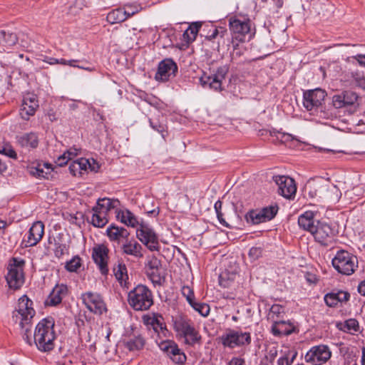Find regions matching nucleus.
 I'll return each instance as SVG.
<instances>
[{"label":"nucleus","mask_w":365,"mask_h":365,"mask_svg":"<svg viewBox=\"0 0 365 365\" xmlns=\"http://www.w3.org/2000/svg\"><path fill=\"white\" fill-rule=\"evenodd\" d=\"M54 319L48 317L41 320L34 333V343L41 352H49L54 349L56 335Z\"/></svg>","instance_id":"1"},{"label":"nucleus","mask_w":365,"mask_h":365,"mask_svg":"<svg viewBox=\"0 0 365 365\" xmlns=\"http://www.w3.org/2000/svg\"><path fill=\"white\" fill-rule=\"evenodd\" d=\"M129 305L136 311H145L153 304L151 290L145 285L138 284L128 292Z\"/></svg>","instance_id":"2"},{"label":"nucleus","mask_w":365,"mask_h":365,"mask_svg":"<svg viewBox=\"0 0 365 365\" xmlns=\"http://www.w3.org/2000/svg\"><path fill=\"white\" fill-rule=\"evenodd\" d=\"M219 341L225 348L233 349L248 346L252 342L251 334L241 329H227L219 337Z\"/></svg>","instance_id":"3"},{"label":"nucleus","mask_w":365,"mask_h":365,"mask_svg":"<svg viewBox=\"0 0 365 365\" xmlns=\"http://www.w3.org/2000/svg\"><path fill=\"white\" fill-rule=\"evenodd\" d=\"M24 259L19 257H12L9 262L6 280L10 289H19L25 282Z\"/></svg>","instance_id":"4"},{"label":"nucleus","mask_w":365,"mask_h":365,"mask_svg":"<svg viewBox=\"0 0 365 365\" xmlns=\"http://www.w3.org/2000/svg\"><path fill=\"white\" fill-rule=\"evenodd\" d=\"M331 263L339 273L351 275L358 267V258L347 250H340L336 252Z\"/></svg>","instance_id":"5"},{"label":"nucleus","mask_w":365,"mask_h":365,"mask_svg":"<svg viewBox=\"0 0 365 365\" xmlns=\"http://www.w3.org/2000/svg\"><path fill=\"white\" fill-rule=\"evenodd\" d=\"M32 306L33 302L26 295L19 299L17 307L12 313V319L16 323L19 320L21 327L31 324L36 313Z\"/></svg>","instance_id":"6"},{"label":"nucleus","mask_w":365,"mask_h":365,"mask_svg":"<svg viewBox=\"0 0 365 365\" xmlns=\"http://www.w3.org/2000/svg\"><path fill=\"white\" fill-rule=\"evenodd\" d=\"M174 329L178 334L184 339L185 344L194 346L200 344L201 336L195 329L190 320L180 318L174 322Z\"/></svg>","instance_id":"7"},{"label":"nucleus","mask_w":365,"mask_h":365,"mask_svg":"<svg viewBox=\"0 0 365 365\" xmlns=\"http://www.w3.org/2000/svg\"><path fill=\"white\" fill-rule=\"evenodd\" d=\"M228 71L229 66L227 65L221 66L211 75L207 76L204 73L200 78V83L203 88H208L215 91H221L222 81L225 79Z\"/></svg>","instance_id":"8"},{"label":"nucleus","mask_w":365,"mask_h":365,"mask_svg":"<svg viewBox=\"0 0 365 365\" xmlns=\"http://www.w3.org/2000/svg\"><path fill=\"white\" fill-rule=\"evenodd\" d=\"M312 235L315 241L324 247L331 245L334 241V230L330 225L325 222L317 221Z\"/></svg>","instance_id":"9"},{"label":"nucleus","mask_w":365,"mask_h":365,"mask_svg":"<svg viewBox=\"0 0 365 365\" xmlns=\"http://www.w3.org/2000/svg\"><path fill=\"white\" fill-rule=\"evenodd\" d=\"M136 236L150 251H159L158 235L149 225L140 223V227L137 229Z\"/></svg>","instance_id":"10"},{"label":"nucleus","mask_w":365,"mask_h":365,"mask_svg":"<svg viewBox=\"0 0 365 365\" xmlns=\"http://www.w3.org/2000/svg\"><path fill=\"white\" fill-rule=\"evenodd\" d=\"M331 356V351L327 345L319 344L312 346L306 354V362L321 365L326 363Z\"/></svg>","instance_id":"11"},{"label":"nucleus","mask_w":365,"mask_h":365,"mask_svg":"<svg viewBox=\"0 0 365 365\" xmlns=\"http://www.w3.org/2000/svg\"><path fill=\"white\" fill-rule=\"evenodd\" d=\"M81 299L86 308L95 314L101 315L107 312L103 297L97 292H87L81 294Z\"/></svg>","instance_id":"12"},{"label":"nucleus","mask_w":365,"mask_h":365,"mask_svg":"<svg viewBox=\"0 0 365 365\" xmlns=\"http://www.w3.org/2000/svg\"><path fill=\"white\" fill-rule=\"evenodd\" d=\"M327 93L321 88L304 91L303 93V106L308 111L319 108L324 101Z\"/></svg>","instance_id":"13"},{"label":"nucleus","mask_w":365,"mask_h":365,"mask_svg":"<svg viewBox=\"0 0 365 365\" xmlns=\"http://www.w3.org/2000/svg\"><path fill=\"white\" fill-rule=\"evenodd\" d=\"M229 27L233 38L244 41L245 36L250 32L251 21L245 18L241 19L235 16L231 17L229 19Z\"/></svg>","instance_id":"14"},{"label":"nucleus","mask_w":365,"mask_h":365,"mask_svg":"<svg viewBox=\"0 0 365 365\" xmlns=\"http://www.w3.org/2000/svg\"><path fill=\"white\" fill-rule=\"evenodd\" d=\"M178 67L172 58H165L158 66L155 79L158 81L166 82L176 76Z\"/></svg>","instance_id":"15"},{"label":"nucleus","mask_w":365,"mask_h":365,"mask_svg":"<svg viewBox=\"0 0 365 365\" xmlns=\"http://www.w3.org/2000/svg\"><path fill=\"white\" fill-rule=\"evenodd\" d=\"M273 181L278 186V193L287 199H290L297 191V187L292 178L285 175H275Z\"/></svg>","instance_id":"16"},{"label":"nucleus","mask_w":365,"mask_h":365,"mask_svg":"<svg viewBox=\"0 0 365 365\" xmlns=\"http://www.w3.org/2000/svg\"><path fill=\"white\" fill-rule=\"evenodd\" d=\"M108 248L103 244L98 245L93 248L92 259L103 275H107L108 273Z\"/></svg>","instance_id":"17"},{"label":"nucleus","mask_w":365,"mask_h":365,"mask_svg":"<svg viewBox=\"0 0 365 365\" xmlns=\"http://www.w3.org/2000/svg\"><path fill=\"white\" fill-rule=\"evenodd\" d=\"M44 233V224L41 221L33 223L28 232L27 239L21 242L22 247H30L36 245L42 239Z\"/></svg>","instance_id":"18"},{"label":"nucleus","mask_w":365,"mask_h":365,"mask_svg":"<svg viewBox=\"0 0 365 365\" xmlns=\"http://www.w3.org/2000/svg\"><path fill=\"white\" fill-rule=\"evenodd\" d=\"M359 99V95L353 91H343L332 98V104L336 108L353 106Z\"/></svg>","instance_id":"19"},{"label":"nucleus","mask_w":365,"mask_h":365,"mask_svg":"<svg viewBox=\"0 0 365 365\" xmlns=\"http://www.w3.org/2000/svg\"><path fill=\"white\" fill-rule=\"evenodd\" d=\"M297 328L290 321L274 320L271 327L272 334L274 336H288L298 332Z\"/></svg>","instance_id":"20"},{"label":"nucleus","mask_w":365,"mask_h":365,"mask_svg":"<svg viewBox=\"0 0 365 365\" xmlns=\"http://www.w3.org/2000/svg\"><path fill=\"white\" fill-rule=\"evenodd\" d=\"M17 144L27 150L37 148L38 145V138L36 133L30 132L18 135L16 137Z\"/></svg>","instance_id":"21"},{"label":"nucleus","mask_w":365,"mask_h":365,"mask_svg":"<svg viewBox=\"0 0 365 365\" xmlns=\"http://www.w3.org/2000/svg\"><path fill=\"white\" fill-rule=\"evenodd\" d=\"M114 275L123 288L129 289L130 284L128 282V269L126 265L118 262V264L113 267Z\"/></svg>","instance_id":"22"},{"label":"nucleus","mask_w":365,"mask_h":365,"mask_svg":"<svg viewBox=\"0 0 365 365\" xmlns=\"http://www.w3.org/2000/svg\"><path fill=\"white\" fill-rule=\"evenodd\" d=\"M16 34L11 31L0 30V53L6 51L18 41Z\"/></svg>","instance_id":"23"},{"label":"nucleus","mask_w":365,"mask_h":365,"mask_svg":"<svg viewBox=\"0 0 365 365\" xmlns=\"http://www.w3.org/2000/svg\"><path fill=\"white\" fill-rule=\"evenodd\" d=\"M135 14V11H128L124 9L118 8L110 11L106 17L108 22L111 24L121 23Z\"/></svg>","instance_id":"24"},{"label":"nucleus","mask_w":365,"mask_h":365,"mask_svg":"<svg viewBox=\"0 0 365 365\" xmlns=\"http://www.w3.org/2000/svg\"><path fill=\"white\" fill-rule=\"evenodd\" d=\"M350 294L347 292L339 291L336 293H328L324 296V302L326 304L330 307H334L339 302H346L349 300Z\"/></svg>","instance_id":"25"},{"label":"nucleus","mask_w":365,"mask_h":365,"mask_svg":"<svg viewBox=\"0 0 365 365\" xmlns=\"http://www.w3.org/2000/svg\"><path fill=\"white\" fill-rule=\"evenodd\" d=\"M150 126L155 131L161 134L163 138L168 134L165 117L160 113H158L155 116L149 118Z\"/></svg>","instance_id":"26"},{"label":"nucleus","mask_w":365,"mask_h":365,"mask_svg":"<svg viewBox=\"0 0 365 365\" xmlns=\"http://www.w3.org/2000/svg\"><path fill=\"white\" fill-rule=\"evenodd\" d=\"M68 294V287L64 284H57L52 290L49 295L50 302L51 306H56L59 304L64 297Z\"/></svg>","instance_id":"27"},{"label":"nucleus","mask_w":365,"mask_h":365,"mask_svg":"<svg viewBox=\"0 0 365 365\" xmlns=\"http://www.w3.org/2000/svg\"><path fill=\"white\" fill-rule=\"evenodd\" d=\"M106 233L111 241H120V239L128 240L130 235V232L125 228L113 224L107 228Z\"/></svg>","instance_id":"28"},{"label":"nucleus","mask_w":365,"mask_h":365,"mask_svg":"<svg viewBox=\"0 0 365 365\" xmlns=\"http://www.w3.org/2000/svg\"><path fill=\"white\" fill-rule=\"evenodd\" d=\"M119 205L120 201L118 199L103 197L99 198L93 207L108 215L111 210L118 208Z\"/></svg>","instance_id":"29"},{"label":"nucleus","mask_w":365,"mask_h":365,"mask_svg":"<svg viewBox=\"0 0 365 365\" xmlns=\"http://www.w3.org/2000/svg\"><path fill=\"white\" fill-rule=\"evenodd\" d=\"M314 213L312 211H307L301 215L298 218L299 226L311 234L315 228L316 224L314 219Z\"/></svg>","instance_id":"30"},{"label":"nucleus","mask_w":365,"mask_h":365,"mask_svg":"<svg viewBox=\"0 0 365 365\" xmlns=\"http://www.w3.org/2000/svg\"><path fill=\"white\" fill-rule=\"evenodd\" d=\"M123 245L122 250L124 254L133 256L136 258H142V246L135 240H128Z\"/></svg>","instance_id":"31"},{"label":"nucleus","mask_w":365,"mask_h":365,"mask_svg":"<svg viewBox=\"0 0 365 365\" xmlns=\"http://www.w3.org/2000/svg\"><path fill=\"white\" fill-rule=\"evenodd\" d=\"M116 217L122 223L126 225L127 226L135 227L138 225H139L138 219L135 215L127 209L116 211Z\"/></svg>","instance_id":"32"},{"label":"nucleus","mask_w":365,"mask_h":365,"mask_svg":"<svg viewBox=\"0 0 365 365\" xmlns=\"http://www.w3.org/2000/svg\"><path fill=\"white\" fill-rule=\"evenodd\" d=\"M159 347L172 361L176 354H178L182 351L174 341L171 340L163 341L159 344Z\"/></svg>","instance_id":"33"},{"label":"nucleus","mask_w":365,"mask_h":365,"mask_svg":"<svg viewBox=\"0 0 365 365\" xmlns=\"http://www.w3.org/2000/svg\"><path fill=\"white\" fill-rule=\"evenodd\" d=\"M145 340L141 335L133 336L125 343V346L130 351L143 349Z\"/></svg>","instance_id":"34"},{"label":"nucleus","mask_w":365,"mask_h":365,"mask_svg":"<svg viewBox=\"0 0 365 365\" xmlns=\"http://www.w3.org/2000/svg\"><path fill=\"white\" fill-rule=\"evenodd\" d=\"M148 277L155 285H162L165 281V273L163 268H155V269H146Z\"/></svg>","instance_id":"35"},{"label":"nucleus","mask_w":365,"mask_h":365,"mask_svg":"<svg viewBox=\"0 0 365 365\" xmlns=\"http://www.w3.org/2000/svg\"><path fill=\"white\" fill-rule=\"evenodd\" d=\"M201 26V22L192 23L183 33L182 36L185 41L188 43L194 41Z\"/></svg>","instance_id":"36"},{"label":"nucleus","mask_w":365,"mask_h":365,"mask_svg":"<svg viewBox=\"0 0 365 365\" xmlns=\"http://www.w3.org/2000/svg\"><path fill=\"white\" fill-rule=\"evenodd\" d=\"M245 220L252 225H258L267 222L261 210H252L245 215Z\"/></svg>","instance_id":"37"},{"label":"nucleus","mask_w":365,"mask_h":365,"mask_svg":"<svg viewBox=\"0 0 365 365\" xmlns=\"http://www.w3.org/2000/svg\"><path fill=\"white\" fill-rule=\"evenodd\" d=\"M93 213L91 217V224L96 227H103L108 222L107 214L93 207Z\"/></svg>","instance_id":"38"},{"label":"nucleus","mask_w":365,"mask_h":365,"mask_svg":"<svg viewBox=\"0 0 365 365\" xmlns=\"http://www.w3.org/2000/svg\"><path fill=\"white\" fill-rule=\"evenodd\" d=\"M81 258L78 255H76L71 260L66 262L64 268L69 272H76L81 267Z\"/></svg>","instance_id":"39"},{"label":"nucleus","mask_w":365,"mask_h":365,"mask_svg":"<svg viewBox=\"0 0 365 365\" xmlns=\"http://www.w3.org/2000/svg\"><path fill=\"white\" fill-rule=\"evenodd\" d=\"M235 278V274H230L228 272H222L219 276V284L224 288L230 287L233 283Z\"/></svg>","instance_id":"40"},{"label":"nucleus","mask_w":365,"mask_h":365,"mask_svg":"<svg viewBox=\"0 0 365 365\" xmlns=\"http://www.w3.org/2000/svg\"><path fill=\"white\" fill-rule=\"evenodd\" d=\"M53 253L58 259L61 258L65 254L69 253V246L65 243L55 242Z\"/></svg>","instance_id":"41"},{"label":"nucleus","mask_w":365,"mask_h":365,"mask_svg":"<svg viewBox=\"0 0 365 365\" xmlns=\"http://www.w3.org/2000/svg\"><path fill=\"white\" fill-rule=\"evenodd\" d=\"M190 305L203 317L207 316L210 313V306L207 304L193 301Z\"/></svg>","instance_id":"42"},{"label":"nucleus","mask_w":365,"mask_h":365,"mask_svg":"<svg viewBox=\"0 0 365 365\" xmlns=\"http://www.w3.org/2000/svg\"><path fill=\"white\" fill-rule=\"evenodd\" d=\"M22 103H24V105L29 106L35 110H36L39 107L38 101L36 96L31 93H28L24 96Z\"/></svg>","instance_id":"43"},{"label":"nucleus","mask_w":365,"mask_h":365,"mask_svg":"<svg viewBox=\"0 0 365 365\" xmlns=\"http://www.w3.org/2000/svg\"><path fill=\"white\" fill-rule=\"evenodd\" d=\"M278 209V206L275 205L263 207L261 209V211L264 214L266 220L269 221L276 216Z\"/></svg>","instance_id":"44"},{"label":"nucleus","mask_w":365,"mask_h":365,"mask_svg":"<svg viewBox=\"0 0 365 365\" xmlns=\"http://www.w3.org/2000/svg\"><path fill=\"white\" fill-rule=\"evenodd\" d=\"M277 356V348L272 347L269 349L267 354L262 360V365H274V361Z\"/></svg>","instance_id":"45"},{"label":"nucleus","mask_w":365,"mask_h":365,"mask_svg":"<svg viewBox=\"0 0 365 365\" xmlns=\"http://www.w3.org/2000/svg\"><path fill=\"white\" fill-rule=\"evenodd\" d=\"M36 111V110L29 106L24 105V103H21L19 115L23 120H29L31 116L34 115Z\"/></svg>","instance_id":"46"},{"label":"nucleus","mask_w":365,"mask_h":365,"mask_svg":"<svg viewBox=\"0 0 365 365\" xmlns=\"http://www.w3.org/2000/svg\"><path fill=\"white\" fill-rule=\"evenodd\" d=\"M76 153H73L68 150L63 155H60L56 163L58 166L63 167L68 163V160H71L73 157L76 156Z\"/></svg>","instance_id":"47"},{"label":"nucleus","mask_w":365,"mask_h":365,"mask_svg":"<svg viewBox=\"0 0 365 365\" xmlns=\"http://www.w3.org/2000/svg\"><path fill=\"white\" fill-rule=\"evenodd\" d=\"M284 313V307L280 304H273L269 309V317L273 319V322L280 317L282 314Z\"/></svg>","instance_id":"48"},{"label":"nucleus","mask_w":365,"mask_h":365,"mask_svg":"<svg viewBox=\"0 0 365 365\" xmlns=\"http://www.w3.org/2000/svg\"><path fill=\"white\" fill-rule=\"evenodd\" d=\"M352 81L356 86L362 88L365 83V76L363 73L356 71L351 73Z\"/></svg>","instance_id":"49"},{"label":"nucleus","mask_w":365,"mask_h":365,"mask_svg":"<svg viewBox=\"0 0 365 365\" xmlns=\"http://www.w3.org/2000/svg\"><path fill=\"white\" fill-rule=\"evenodd\" d=\"M297 353L294 354L291 359H289V352L285 353L283 356H280L277 360V365H291Z\"/></svg>","instance_id":"50"},{"label":"nucleus","mask_w":365,"mask_h":365,"mask_svg":"<svg viewBox=\"0 0 365 365\" xmlns=\"http://www.w3.org/2000/svg\"><path fill=\"white\" fill-rule=\"evenodd\" d=\"M23 330V339L29 345L32 346L34 341L31 338V324L26 325L24 327H21Z\"/></svg>","instance_id":"51"},{"label":"nucleus","mask_w":365,"mask_h":365,"mask_svg":"<svg viewBox=\"0 0 365 365\" xmlns=\"http://www.w3.org/2000/svg\"><path fill=\"white\" fill-rule=\"evenodd\" d=\"M182 294L186 297L189 304L195 301V294L193 290L188 286H184L182 288Z\"/></svg>","instance_id":"52"},{"label":"nucleus","mask_w":365,"mask_h":365,"mask_svg":"<svg viewBox=\"0 0 365 365\" xmlns=\"http://www.w3.org/2000/svg\"><path fill=\"white\" fill-rule=\"evenodd\" d=\"M0 153H2L12 159H17V154L13 148L10 145H5L0 149Z\"/></svg>","instance_id":"53"},{"label":"nucleus","mask_w":365,"mask_h":365,"mask_svg":"<svg viewBox=\"0 0 365 365\" xmlns=\"http://www.w3.org/2000/svg\"><path fill=\"white\" fill-rule=\"evenodd\" d=\"M263 250L259 247H253L249 251V257L255 260L262 255Z\"/></svg>","instance_id":"54"},{"label":"nucleus","mask_w":365,"mask_h":365,"mask_svg":"<svg viewBox=\"0 0 365 365\" xmlns=\"http://www.w3.org/2000/svg\"><path fill=\"white\" fill-rule=\"evenodd\" d=\"M344 327L346 328L347 331H356L359 329V322L355 319H349L345 322Z\"/></svg>","instance_id":"55"},{"label":"nucleus","mask_w":365,"mask_h":365,"mask_svg":"<svg viewBox=\"0 0 365 365\" xmlns=\"http://www.w3.org/2000/svg\"><path fill=\"white\" fill-rule=\"evenodd\" d=\"M31 173L37 178H48L47 175L49 174V172L45 173L43 168H41V165H38L37 167L31 168Z\"/></svg>","instance_id":"56"},{"label":"nucleus","mask_w":365,"mask_h":365,"mask_svg":"<svg viewBox=\"0 0 365 365\" xmlns=\"http://www.w3.org/2000/svg\"><path fill=\"white\" fill-rule=\"evenodd\" d=\"M160 317H158L156 322H155V325L153 327L155 332L160 334V332L165 335V331H167V329L165 325L162 322L160 319Z\"/></svg>","instance_id":"57"},{"label":"nucleus","mask_w":365,"mask_h":365,"mask_svg":"<svg viewBox=\"0 0 365 365\" xmlns=\"http://www.w3.org/2000/svg\"><path fill=\"white\" fill-rule=\"evenodd\" d=\"M162 263L160 259H158L156 257L153 256L151 259L148 262L147 264V269H155V268H161Z\"/></svg>","instance_id":"58"},{"label":"nucleus","mask_w":365,"mask_h":365,"mask_svg":"<svg viewBox=\"0 0 365 365\" xmlns=\"http://www.w3.org/2000/svg\"><path fill=\"white\" fill-rule=\"evenodd\" d=\"M187 356L183 351H180L179 354L175 355L174 359H173V362L178 365H184L186 362Z\"/></svg>","instance_id":"59"},{"label":"nucleus","mask_w":365,"mask_h":365,"mask_svg":"<svg viewBox=\"0 0 365 365\" xmlns=\"http://www.w3.org/2000/svg\"><path fill=\"white\" fill-rule=\"evenodd\" d=\"M158 317H160L161 319H163V317L160 315L153 317L144 316L143 319L145 324H146L147 326H150L153 328V327L155 325V322H156Z\"/></svg>","instance_id":"60"},{"label":"nucleus","mask_w":365,"mask_h":365,"mask_svg":"<svg viewBox=\"0 0 365 365\" xmlns=\"http://www.w3.org/2000/svg\"><path fill=\"white\" fill-rule=\"evenodd\" d=\"M78 165H79V168L81 170H87L88 169V166H91V160L86 158H80L76 160Z\"/></svg>","instance_id":"61"},{"label":"nucleus","mask_w":365,"mask_h":365,"mask_svg":"<svg viewBox=\"0 0 365 365\" xmlns=\"http://www.w3.org/2000/svg\"><path fill=\"white\" fill-rule=\"evenodd\" d=\"M227 32L223 28H220V31L218 29H215L210 35L206 36L208 40H212L215 38L218 35L223 37L225 34Z\"/></svg>","instance_id":"62"},{"label":"nucleus","mask_w":365,"mask_h":365,"mask_svg":"<svg viewBox=\"0 0 365 365\" xmlns=\"http://www.w3.org/2000/svg\"><path fill=\"white\" fill-rule=\"evenodd\" d=\"M69 170L71 173L74 176L77 175V173H81L79 165H78L76 160L73 161V163L69 165Z\"/></svg>","instance_id":"63"},{"label":"nucleus","mask_w":365,"mask_h":365,"mask_svg":"<svg viewBox=\"0 0 365 365\" xmlns=\"http://www.w3.org/2000/svg\"><path fill=\"white\" fill-rule=\"evenodd\" d=\"M245 361L240 357H233L229 361L227 365H245Z\"/></svg>","instance_id":"64"}]
</instances>
